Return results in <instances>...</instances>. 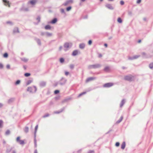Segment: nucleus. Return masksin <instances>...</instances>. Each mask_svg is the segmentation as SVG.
Segmentation results:
<instances>
[{
  "label": "nucleus",
  "instance_id": "f257e3e1",
  "mask_svg": "<svg viewBox=\"0 0 153 153\" xmlns=\"http://www.w3.org/2000/svg\"><path fill=\"white\" fill-rule=\"evenodd\" d=\"M67 82V79L64 77H62L61 79L56 83V85H64Z\"/></svg>",
  "mask_w": 153,
  "mask_h": 153
},
{
  "label": "nucleus",
  "instance_id": "f03ea898",
  "mask_svg": "<svg viewBox=\"0 0 153 153\" xmlns=\"http://www.w3.org/2000/svg\"><path fill=\"white\" fill-rule=\"evenodd\" d=\"M37 90L36 87L34 86L33 87H30L28 88L27 91H29L30 93H33L35 92Z\"/></svg>",
  "mask_w": 153,
  "mask_h": 153
},
{
  "label": "nucleus",
  "instance_id": "7ed1b4c3",
  "mask_svg": "<svg viewBox=\"0 0 153 153\" xmlns=\"http://www.w3.org/2000/svg\"><path fill=\"white\" fill-rule=\"evenodd\" d=\"M101 65L100 64H97L93 65H89L88 67V68L89 69L92 68H97L100 67Z\"/></svg>",
  "mask_w": 153,
  "mask_h": 153
},
{
  "label": "nucleus",
  "instance_id": "20e7f679",
  "mask_svg": "<svg viewBox=\"0 0 153 153\" xmlns=\"http://www.w3.org/2000/svg\"><path fill=\"white\" fill-rule=\"evenodd\" d=\"M72 43L71 42H66L64 45V47L66 49L65 51L68 50L72 46Z\"/></svg>",
  "mask_w": 153,
  "mask_h": 153
},
{
  "label": "nucleus",
  "instance_id": "39448f33",
  "mask_svg": "<svg viewBox=\"0 0 153 153\" xmlns=\"http://www.w3.org/2000/svg\"><path fill=\"white\" fill-rule=\"evenodd\" d=\"M124 79L129 81H131L134 79V77L131 75L125 76Z\"/></svg>",
  "mask_w": 153,
  "mask_h": 153
},
{
  "label": "nucleus",
  "instance_id": "423d86ee",
  "mask_svg": "<svg viewBox=\"0 0 153 153\" xmlns=\"http://www.w3.org/2000/svg\"><path fill=\"white\" fill-rule=\"evenodd\" d=\"M20 137H18L16 139V141L17 143H19L20 145H23L25 144L24 141L23 140H20Z\"/></svg>",
  "mask_w": 153,
  "mask_h": 153
},
{
  "label": "nucleus",
  "instance_id": "0eeeda50",
  "mask_svg": "<svg viewBox=\"0 0 153 153\" xmlns=\"http://www.w3.org/2000/svg\"><path fill=\"white\" fill-rule=\"evenodd\" d=\"M114 85V84L113 83L109 82L103 85L104 87L109 88L112 86Z\"/></svg>",
  "mask_w": 153,
  "mask_h": 153
},
{
  "label": "nucleus",
  "instance_id": "6e6552de",
  "mask_svg": "<svg viewBox=\"0 0 153 153\" xmlns=\"http://www.w3.org/2000/svg\"><path fill=\"white\" fill-rule=\"evenodd\" d=\"M57 18H54L49 22V23L52 24H54L57 22Z\"/></svg>",
  "mask_w": 153,
  "mask_h": 153
},
{
  "label": "nucleus",
  "instance_id": "1a4fd4ad",
  "mask_svg": "<svg viewBox=\"0 0 153 153\" xmlns=\"http://www.w3.org/2000/svg\"><path fill=\"white\" fill-rule=\"evenodd\" d=\"M36 2V0H32L28 2V4H30L32 5H34L35 4Z\"/></svg>",
  "mask_w": 153,
  "mask_h": 153
},
{
  "label": "nucleus",
  "instance_id": "9d476101",
  "mask_svg": "<svg viewBox=\"0 0 153 153\" xmlns=\"http://www.w3.org/2000/svg\"><path fill=\"white\" fill-rule=\"evenodd\" d=\"M3 2L4 3V5L6 6L8 5L10 7V5L9 4V2L7 0H2Z\"/></svg>",
  "mask_w": 153,
  "mask_h": 153
},
{
  "label": "nucleus",
  "instance_id": "9b49d317",
  "mask_svg": "<svg viewBox=\"0 0 153 153\" xmlns=\"http://www.w3.org/2000/svg\"><path fill=\"white\" fill-rule=\"evenodd\" d=\"M73 2V0H68L65 2L63 5L65 6H67L68 4L71 3H72Z\"/></svg>",
  "mask_w": 153,
  "mask_h": 153
},
{
  "label": "nucleus",
  "instance_id": "f8f14e48",
  "mask_svg": "<svg viewBox=\"0 0 153 153\" xmlns=\"http://www.w3.org/2000/svg\"><path fill=\"white\" fill-rule=\"evenodd\" d=\"M96 79V77H90L88 78L86 80V82H87L90 81H92L93 80L95 79Z\"/></svg>",
  "mask_w": 153,
  "mask_h": 153
},
{
  "label": "nucleus",
  "instance_id": "ddd939ff",
  "mask_svg": "<svg viewBox=\"0 0 153 153\" xmlns=\"http://www.w3.org/2000/svg\"><path fill=\"white\" fill-rule=\"evenodd\" d=\"M65 109V107H63L59 111H54V114H59L60 113L62 112Z\"/></svg>",
  "mask_w": 153,
  "mask_h": 153
},
{
  "label": "nucleus",
  "instance_id": "4468645a",
  "mask_svg": "<svg viewBox=\"0 0 153 153\" xmlns=\"http://www.w3.org/2000/svg\"><path fill=\"white\" fill-rule=\"evenodd\" d=\"M105 7L111 10H113V7L110 4H107L105 5Z\"/></svg>",
  "mask_w": 153,
  "mask_h": 153
},
{
  "label": "nucleus",
  "instance_id": "2eb2a0df",
  "mask_svg": "<svg viewBox=\"0 0 153 153\" xmlns=\"http://www.w3.org/2000/svg\"><path fill=\"white\" fill-rule=\"evenodd\" d=\"M126 100L124 99H123L122 100L120 104V107H122L124 104L125 103Z\"/></svg>",
  "mask_w": 153,
  "mask_h": 153
},
{
  "label": "nucleus",
  "instance_id": "dca6fc26",
  "mask_svg": "<svg viewBox=\"0 0 153 153\" xmlns=\"http://www.w3.org/2000/svg\"><path fill=\"white\" fill-rule=\"evenodd\" d=\"M46 84V83L45 82L42 81L40 83V86L41 87H44L45 86Z\"/></svg>",
  "mask_w": 153,
  "mask_h": 153
},
{
  "label": "nucleus",
  "instance_id": "f3484780",
  "mask_svg": "<svg viewBox=\"0 0 153 153\" xmlns=\"http://www.w3.org/2000/svg\"><path fill=\"white\" fill-rule=\"evenodd\" d=\"M35 39L37 42L38 45H41V43L40 39H38L37 38H35Z\"/></svg>",
  "mask_w": 153,
  "mask_h": 153
},
{
  "label": "nucleus",
  "instance_id": "a211bd4d",
  "mask_svg": "<svg viewBox=\"0 0 153 153\" xmlns=\"http://www.w3.org/2000/svg\"><path fill=\"white\" fill-rule=\"evenodd\" d=\"M78 51L77 50H74L72 53V55L73 56H75L78 54Z\"/></svg>",
  "mask_w": 153,
  "mask_h": 153
},
{
  "label": "nucleus",
  "instance_id": "6ab92c4d",
  "mask_svg": "<svg viewBox=\"0 0 153 153\" xmlns=\"http://www.w3.org/2000/svg\"><path fill=\"white\" fill-rule=\"evenodd\" d=\"M126 146V143L124 141L123 142L122 144L121 145V148L123 149H124Z\"/></svg>",
  "mask_w": 153,
  "mask_h": 153
},
{
  "label": "nucleus",
  "instance_id": "aec40b11",
  "mask_svg": "<svg viewBox=\"0 0 153 153\" xmlns=\"http://www.w3.org/2000/svg\"><path fill=\"white\" fill-rule=\"evenodd\" d=\"M123 116H121V117H120V119H119L118 120H117L116 122V123L117 124H119L121 122L122 120L123 119Z\"/></svg>",
  "mask_w": 153,
  "mask_h": 153
},
{
  "label": "nucleus",
  "instance_id": "412c9836",
  "mask_svg": "<svg viewBox=\"0 0 153 153\" xmlns=\"http://www.w3.org/2000/svg\"><path fill=\"white\" fill-rule=\"evenodd\" d=\"M85 46V45L84 43H81L79 45V47L80 48L83 49Z\"/></svg>",
  "mask_w": 153,
  "mask_h": 153
},
{
  "label": "nucleus",
  "instance_id": "4be33fe9",
  "mask_svg": "<svg viewBox=\"0 0 153 153\" xmlns=\"http://www.w3.org/2000/svg\"><path fill=\"white\" fill-rule=\"evenodd\" d=\"M143 57L145 58H148L149 57L148 56L146 53L144 52H143L141 53Z\"/></svg>",
  "mask_w": 153,
  "mask_h": 153
},
{
  "label": "nucleus",
  "instance_id": "5701e85b",
  "mask_svg": "<svg viewBox=\"0 0 153 153\" xmlns=\"http://www.w3.org/2000/svg\"><path fill=\"white\" fill-rule=\"evenodd\" d=\"M13 32L14 33H19V31L18 27H15L14 29Z\"/></svg>",
  "mask_w": 153,
  "mask_h": 153
},
{
  "label": "nucleus",
  "instance_id": "b1692460",
  "mask_svg": "<svg viewBox=\"0 0 153 153\" xmlns=\"http://www.w3.org/2000/svg\"><path fill=\"white\" fill-rule=\"evenodd\" d=\"M38 128V125H37L35 127V131L34 132V136H36V133Z\"/></svg>",
  "mask_w": 153,
  "mask_h": 153
},
{
  "label": "nucleus",
  "instance_id": "393cba45",
  "mask_svg": "<svg viewBox=\"0 0 153 153\" xmlns=\"http://www.w3.org/2000/svg\"><path fill=\"white\" fill-rule=\"evenodd\" d=\"M12 149V147L7 148L6 150V152L7 153H9L10 152Z\"/></svg>",
  "mask_w": 153,
  "mask_h": 153
},
{
  "label": "nucleus",
  "instance_id": "a878e982",
  "mask_svg": "<svg viewBox=\"0 0 153 153\" xmlns=\"http://www.w3.org/2000/svg\"><path fill=\"white\" fill-rule=\"evenodd\" d=\"M45 28L46 30H50L51 28V27L50 25H47L45 26Z\"/></svg>",
  "mask_w": 153,
  "mask_h": 153
},
{
  "label": "nucleus",
  "instance_id": "bb28decb",
  "mask_svg": "<svg viewBox=\"0 0 153 153\" xmlns=\"http://www.w3.org/2000/svg\"><path fill=\"white\" fill-rule=\"evenodd\" d=\"M14 100V98H11L9 99L8 101V103H12Z\"/></svg>",
  "mask_w": 153,
  "mask_h": 153
},
{
  "label": "nucleus",
  "instance_id": "cd10ccee",
  "mask_svg": "<svg viewBox=\"0 0 153 153\" xmlns=\"http://www.w3.org/2000/svg\"><path fill=\"white\" fill-rule=\"evenodd\" d=\"M21 59L22 61L25 62H26L28 61V59L25 58H22Z\"/></svg>",
  "mask_w": 153,
  "mask_h": 153
},
{
  "label": "nucleus",
  "instance_id": "c85d7f7f",
  "mask_svg": "<svg viewBox=\"0 0 153 153\" xmlns=\"http://www.w3.org/2000/svg\"><path fill=\"white\" fill-rule=\"evenodd\" d=\"M36 136H34V143L35 145V147H37V143H36Z\"/></svg>",
  "mask_w": 153,
  "mask_h": 153
},
{
  "label": "nucleus",
  "instance_id": "c756f323",
  "mask_svg": "<svg viewBox=\"0 0 153 153\" xmlns=\"http://www.w3.org/2000/svg\"><path fill=\"white\" fill-rule=\"evenodd\" d=\"M24 131L26 133H27L29 131V128L28 127L26 126L25 127V129H24Z\"/></svg>",
  "mask_w": 153,
  "mask_h": 153
},
{
  "label": "nucleus",
  "instance_id": "7c9ffc66",
  "mask_svg": "<svg viewBox=\"0 0 153 153\" xmlns=\"http://www.w3.org/2000/svg\"><path fill=\"white\" fill-rule=\"evenodd\" d=\"M21 10L25 11H29V9L28 8L23 7Z\"/></svg>",
  "mask_w": 153,
  "mask_h": 153
},
{
  "label": "nucleus",
  "instance_id": "2f4dec72",
  "mask_svg": "<svg viewBox=\"0 0 153 153\" xmlns=\"http://www.w3.org/2000/svg\"><path fill=\"white\" fill-rule=\"evenodd\" d=\"M109 68L108 66L105 67L104 69V71L107 72L109 71Z\"/></svg>",
  "mask_w": 153,
  "mask_h": 153
},
{
  "label": "nucleus",
  "instance_id": "473e14b6",
  "mask_svg": "<svg viewBox=\"0 0 153 153\" xmlns=\"http://www.w3.org/2000/svg\"><path fill=\"white\" fill-rule=\"evenodd\" d=\"M117 21L118 22L121 23L122 22V20L121 18L119 17L117 20Z\"/></svg>",
  "mask_w": 153,
  "mask_h": 153
},
{
  "label": "nucleus",
  "instance_id": "72a5a7b5",
  "mask_svg": "<svg viewBox=\"0 0 153 153\" xmlns=\"http://www.w3.org/2000/svg\"><path fill=\"white\" fill-rule=\"evenodd\" d=\"M32 80H28L26 83L27 85H29L30 83H31L32 82Z\"/></svg>",
  "mask_w": 153,
  "mask_h": 153
},
{
  "label": "nucleus",
  "instance_id": "f704fd0d",
  "mask_svg": "<svg viewBox=\"0 0 153 153\" xmlns=\"http://www.w3.org/2000/svg\"><path fill=\"white\" fill-rule=\"evenodd\" d=\"M86 92H82L80 94H79L78 95V97H80V96H81L84 95V94H86Z\"/></svg>",
  "mask_w": 153,
  "mask_h": 153
},
{
  "label": "nucleus",
  "instance_id": "c9c22d12",
  "mask_svg": "<svg viewBox=\"0 0 153 153\" xmlns=\"http://www.w3.org/2000/svg\"><path fill=\"white\" fill-rule=\"evenodd\" d=\"M149 67L151 69L153 68V62L150 63L149 65Z\"/></svg>",
  "mask_w": 153,
  "mask_h": 153
},
{
  "label": "nucleus",
  "instance_id": "e433bc0d",
  "mask_svg": "<svg viewBox=\"0 0 153 153\" xmlns=\"http://www.w3.org/2000/svg\"><path fill=\"white\" fill-rule=\"evenodd\" d=\"M46 35L48 36H50L52 35V34L51 33H48V32H47L45 33Z\"/></svg>",
  "mask_w": 153,
  "mask_h": 153
},
{
  "label": "nucleus",
  "instance_id": "4c0bfd02",
  "mask_svg": "<svg viewBox=\"0 0 153 153\" xmlns=\"http://www.w3.org/2000/svg\"><path fill=\"white\" fill-rule=\"evenodd\" d=\"M20 81L19 80H17L15 83V85H17L20 84Z\"/></svg>",
  "mask_w": 153,
  "mask_h": 153
},
{
  "label": "nucleus",
  "instance_id": "58836bf2",
  "mask_svg": "<svg viewBox=\"0 0 153 153\" xmlns=\"http://www.w3.org/2000/svg\"><path fill=\"white\" fill-rule=\"evenodd\" d=\"M30 73H25L24 74V75L26 77H28V76H30Z\"/></svg>",
  "mask_w": 153,
  "mask_h": 153
},
{
  "label": "nucleus",
  "instance_id": "ea45409f",
  "mask_svg": "<svg viewBox=\"0 0 153 153\" xmlns=\"http://www.w3.org/2000/svg\"><path fill=\"white\" fill-rule=\"evenodd\" d=\"M71 7L69 6L66 8V10L67 11H69L71 9Z\"/></svg>",
  "mask_w": 153,
  "mask_h": 153
},
{
  "label": "nucleus",
  "instance_id": "a19ab883",
  "mask_svg": "<svg viewBox=\"0 0 153 153\" xmlns=\"http://www.w3.org/2000/svg\"><path fill=\"white\" fill-rule=\"evenodd\" d=\"M60 12L62 13L65 14V12L64 9L62 8L60 9Z\"/></svg>",
  "mask_w": 153,
  "mask_h": 153
},
{
  "label": "nucleus",
  "instance_id": "79ce46f5",
  "mask_svg": "<svg viewBox=\"0 0 153 153\" xmlns=\"http://www.w3.org/2000/svg\"><path fill=\"white\" fill-rule=\"evenodd\" d=\"M36 20L38 21V22L39 23L40 22V17L39 16H38L36 18Z\"/></svg>",
  "mask_w": 153,
  "mask_h": 153
},
{
  "label": "nucleus",
  "instance_id": "37998d69",
  "mask_svg": "<svg viewBox=\"0 0 153 153\" xmlns=\"http://www.w3.org/2000/svg\"><path fill=\"white\" fill-rule=\"evenodd\" d=\"M10 131L9 130H7L5 132V135H8L10 134Z\"/></svg>",
  "mask_w": 153,
  "mask_h": 153
},
{
  "label": "nucleus",
  "instance_id": "c03bdc74",
  "mask_svg": "<svg viewBox=\"0 0 153 153\" xmlns=\"http://www.w3.org/2000/svg\"><path fill=\"white\" fill-rule=\"evenodd\" d=\"M140 56V55H136L133 56L134 58V59H137L138 57Z\"/></svg>",
  "mask_w": 153,
  "mask_h": 153
},
{
  "label": "nucleus",
  "instance_id": "a18cd8bd",
  "mask_svg": "<svg viewBox=\"0 0 153 153\" xmlns=\"http://www.w3.org/2000/svg\"><path fill=\"white\" fill-rule=\"evenodd\" d=\"M60 62L61 63L63 62H64V59L62 58H60Z\"/></svg>",
  "mask_w": 153,
  "mask_h": 153
},
{
  "label": "nucleus",
  "instance_id": "49530a36",
  "mask_svg": "<svg viewBox=\"0 0 153 153\" xmlns=\"http://www.w3.org/2000/svg\"><path fill=\"white\" fill-rule=\"evenodd\" d=\"M3 56L5 58H7L8 56V54L7 53H4L3 55Z\"/></svg>",
  "mask_w": 153,
  "mask_h": 153
},
{
  "label": "nucleus",
  "instance_id": "de8ad7c7",
  "mask_svg": "<svg viewBox=\"0 0 153 153\" xmlns=\"http://www.w3.org/2000/svg\"><path fill=\"white\" fill-rule=\"evenodd\" d=\"M49 116V114H45V115H43V116L42 117L43 118H45V117H48Z\"/></svg>",
  "mask_w": 153,
  "mask_h": 153
},
{
  "label": "nucleus",
  "instance_id": "09e8293b",
  "mask_svg": "<svg viewBox=\"0 0 153 153\" xmlns=\"http://www.w3.org/2000/svg\"><path fill=\"white\" fill-rule=\"evenodd\" d=\"M3 121L2 120H0V128L2 127Z\"/></svg>",
  "mask_w": 153,
  "mask_h": 153
},
{
  "label": "nucleus",
  "instance_id": "8fccbe9b",
  "mask_svg": "<svg viewBox=\"0 0 153 153\" xmlns=\"http://www.w3.org/2000/svg\"><path fill=\"white\" fill-rule=\"evenodd\" d=\"M70 68L71 69H73L74 68V65L73 64H71L70 66Z\"/></svg>",
  "mask_w": 153,
  "mask_h": 153
},
{
  "label": "nucleus",
  "instance_id": "3c124183",
  "mask_svg": "<svg viewBox=\"0 0 153 153\" xmlns=\"http://www.w3.org/2000/svg\"><path fill=\"white\" fill-rule=\"evenodd\" d=\"M59 91L58 90H56L54 91V93L55 94H57L59 93Z\"/></svg>",
  "mask_w": 153,
  "mask_h": 153
},
{
  "label": "nucleus",
  "instance_id": "603ef678",
  "mask_svg": "<svg viewBox=\"0 0 153 153\" xmlns=\"http://www.w3.org/2000/svg\"><path fill=\"white\" fill-rule=\"evenodd\" d=\"M6 23L7 24H10L12 25H13V23L12 22H10V21H7L6 22Z\"/></svg>",
  "mask_w": 153,
  "mask_h": 153
},
{
  "label": "nucleus",
  "instance_id": "864d4df0",
  "mask_svg": "<svg viewBox=\"0 0 153 153\" xmlns=\"http://www.w3.org/2000/svg\"><path fill=\"white\" fill-rule=\"evenodd\" d=\"M120 145V143L118 142H117L115 143V146L117 147L119 146Z\"/></svg>",
  "mask_w": 153,
  "mask_h": 153
},
{
  "label": "nucleus",
  "instance_id": "5fc2aeb1",
  "mask_svg": "<svg viewBox=\"0 0 153 153\" xmlns=\"http://www.w3.org/2000/svg\"><path fill=\"white\" fill-rule=\"evenodd\" d=\"M128 59L129 60H133L134 59V57H129L128 58Z\"/></svg>",
  "mask_w": 153,
  "mask_h": 153
},
{
  "label": "nucleus",
  "instance_id": "6e6d98bb",
  "mask_svg": "<svg viewBox=\"0 0 153 153\" xmlns=\"http://www.w3.org/2000/svg\"><path fill=\"white\" fill-rule=\"evenodd\" d=\"M87 153H94V152L93 150H89Z\"/></svg>",
  "mask_w": 153,
  "mask_h": 153
},
{
  "label": "nucleus",
  "instance_id": "4d7b16f0",
  "mask_svg": "<svg viewBox=\"0 0 153 153\" xmlns=\"http://www.w3.org/2000/svg\"><path fill=\"white\" fill-rule=\"evenodd\" d=\"M124 4V2L123 1H120V4L121 5H123Z\"/></svg>",
  "mask_w": 153,
  "mask_h": 153
},
{
  "label": "nucleus",
  "instance_id": "13d9d810",
  "mask_svg": "<svg viewBox=\"0 0 153 153\" xmlns=\"http://www.w3.org/2000/svg\"><path fill=\"white\" fill-rule=\"evenodd\" d=\"M92 41L91 40H89V41L88 42V44L89 45H91V44H92Z\"/></svg>",
  "mask_w": 153,
  "mask_h": 153
},
{
  "label": "nucleus",
  "instance_id": "bf43d9fd",
  "mask_svg": "<svg viewBox=\"0 0 153 153\" xmlns=\"http://www.w3.org/2000/svg\"><path fill=\"white\" fill-rule=\"evenodd\" d=\"M3 65L1 63H0V69H2L3 68Z\"/></svg>",
  "mask_w": 153,
  "mask_h": 153
},
{
  "label": "nucleus",
  "instance_id": "052dcab7",
  "mask_svg": "<svg viewBox=\"0 0 153 153\" xmlns=\"http://www.w3.org/2000/svg\"><path fill=\"white\" fill-rule=\"evenodd\" d=\"M6 68L7 69H9L10 68V65L9 64H8L6 66Z\"/></svg>",
  "mask_w": 153,
  "mask_h": 153
},
{
  "label": "nucleus",
  "instance_id": "680f3d73",
  "mask_svg": "<svg viewBox=\"0 0 153 153\" xmlns=\"http://www.w3.org/2000/svg\"><path fill=\"white\" fill-rule=\"evenodd\" d=\"M141 0H137V4H140L141 2Z\"/></svg>",
  "mask_w": 153,
  "mask_h": 153
},
{
  "label": "nucleus",
  "instance_id": "e2e57ef3",
  "mask_svg": "<svg viewBox=\"0 0 153 153\" xmlns=\"http://www.w3.org/2000/svg\"><path fill=\"white\" fill-rule=\"evenodd\" d=\"M65 74L66 76H68L69 74V72H68L66 71L65 72Z\"/></svg>",
  "mask_w": 153,
  "mask_h": 153
},
{
  "label": "nucleus",
  "instance_id": "0e129e2a",
  "mask_svg": "<svg viewBox=\"0 0 153 153\" xmlns=\"http://www.w3.org/2000/svg\"><path fill=\"white\" fill-rule=\"evenodd\" d=\"M132 13L131 11H130L128 12V14L129 15L131 16L132 15Z\"/></svg>",
  "mask_w": 153,
  "mask_h": 153
},
{
  "label": "nucleus",
  "instance_id": "69168bd1",
  "mask_svg": "<svg viewBox=\"0 0 153 153\" xmlns=\"http://www.w3.org/2000/svg\"><path fill=\"white\" fill-rule=\"evenodd\" d=\"M62 46H60L59 48V51H60L62 49Z\"/></svg>",
  "mask_w": 153,
  "mask_h": 153
},
{
  "label": "nucleus",
  "instance_id": "338daca9",
  "mask_svg": "<svg viewBox=\"0 0 153 153\" xmlns=\"http://www.w3.org/2000/svg\"><path fill=\"white\" fill-rule=\"evenodd\" d=\"M102 54H101V53L99 54V56H98L100 58V57H102Z\"/></svg>",
  "mask_w": 153,
  "mask_h": 153
},
{
  "label": "nucleus",
  "instance_id": "774afa93",
  "mask_svg": "<svg viewBox=\"0 0 153 153\" xmlns=\"http://www.w3.org/2000/svg\"><path fill=\"white\" fill-rule=\"evenodd\" d=\"M81 151H82V150L81 149H80V150H78L77 151V152L78 153H80L81 152Z\"/></svg>",
  "mask_w": 153,
  "mask_h": 153
}]
</instances>
